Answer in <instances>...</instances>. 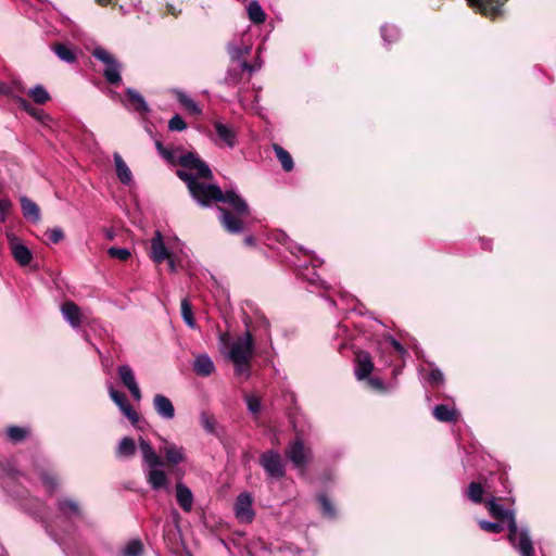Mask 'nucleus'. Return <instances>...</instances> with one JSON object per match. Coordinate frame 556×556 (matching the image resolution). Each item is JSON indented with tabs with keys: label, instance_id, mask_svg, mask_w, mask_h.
I'll return each mask as SVG.
<instances>
[{
	"label": "nucleus",
	"instance_id": "nucleus-59",
	"mask_svg": "<svg viewBox=\"0 0 556 556\" xmlns=\"http://www.w3.org/2000/svg\"><path fill=\"white\" fill-rule=\"evenodd\" d=\"M167 261H168V267H169L170 271H173V273L176 271V265H175L174 260L169 256V258H167Z\"/></svg>",
	"mask_w": 556,
	"mask_h": 556
},
{
	"label": "nucleus",
	"instance_id": "nucleus-64",
	"mask_svg": "<svg viewBox=\"0 0 556 556\" xmlns=\"http://www.w3.org/2000/svg\"><path fill=\"white\" fill-rule=\"evenodd\" d=\"M94 349H96L97 353H98L99 355H101V351H100V349H98V348H94Z\"/></svg>",
	"mask_w": 556,
	"mask_h": 556
},
{
	"label": "nucleus",
	"instance_id": "nucleus-62",
	"mask_svg": "<svg viewBox=\"0 0 556 556\" xmlns=\"http://www.w3.org/2000/svg\"><path fill=\"white\" fill-rule=\"evenodd\" d=\"M98 2L101 3V4H105V3L109 2V0H98Z\"/></svg>",
	"mask_w": 556,
	"mask_h": 556
},
{
	"label": "nucleus",
	"instance_id": "nucleus-8",
	"mask_svg": "<svg viewBox=\"0 0 556 556\" xmlns=\"http://www.w3.org/2000/svg\"><path fill=\"white\" fill-rule=\"evenodd\" d=\"M215 131L214 143L218 147L233 149L238 143V130L222 118L212 122Z\"/></svg>",
	"mask_w": 556,
	"mask_h": 556
},
{
	"label": "nucleus",
	"instance_id": "nucleus-29",
	"mask_svg": "<svg viewBox=\"0 0 556 556\" xmlns=\"http://www.w3.org/2000/svg\"><path fill=\"white\" fill-rule=\"evenodd\" d=\"M457 410L448 405L440 404L433 408V416L442 422H452L457 419Z\"/></svg>",
	"mask_w": 556,
	"mask_h": 556
},
{
	"label": "nucleus",
	"instance_id": "nucleus-16",
	"mask_svg": "<svg viewBox=\"0 0 556 556\" xmlns=\"http://www.w3.org/2000/svg\"><path fill=\"white\" fill-rule=\"evenodd\" d=\"M110 396L112 401L118 406L122 413L130 420L132 425H136L139 420V415L128 403L126 395L123 392L115 390L113 387L110 388Z\"/></svg>",
	"mask_w": 556,
	"mask_h": 556
},
{
	"label": "nucleus",
	"instance_id": "nucleus-55",
	"mask_svg": "<svg viewBox=\"0 0 556 556\" xmlns=\"http://www.w3.org/2000/svg\"><path fill=\"white\" fill-rule=\"evenodd\" d=\"M48 239L51 243H59L64 238V232L61 228H53L47 231Z\"/></svg>",
	"mask_w": 556,
	"mask_h": 556
},
{
	"label": "nucleus",
	"instance_id": "nucleus-18",
	"mask_svg": "<svg viewBox=\"0 0 556 556\" xmlns=\"http://www.w3.org/2000/svg\"><path fill=\"white\" fill-rule=\"evenodd\" d=\"M20 92H22V88L17 84L8 85V84H0V93L8 96L16 101V103L20 105L21 109L28 112L29 114L34 115L35 110L25 98L20 96Z\"/></svg>",
	"mask_w": 556,
	"mask_h": 556
},
{
	"label": "nucleus",
	"instance_id": "nucleus-22",
	"mask_svg": "<svg viewBox=\"0 0 556 556\" xmlns=\"http://www.w3.org/2000/svg\"><path fill=\"white\" fill-rule=\"evenodd\" d=\"M23 216L33 224H37L41 219L40 208L33 200L26 195L20 198Z\"/></svg>",
	"mask_w": 556,
	"mask_h": 556
},
{
	"label": "nucleus",
	"instance_id": "nucleus-4",
	"mask_svg": "<svg viewBox=\"0 0 556 556\" xmlns=\"http://www.w3.org/2000/svg\"><path fill=\"white\" fill-rule=\"evenodd\" d=\"M139 452L142 457V468L147 483L153 491H160L168 488V477L162 469L164 462L154 451L150 442L139 438Z\"/></svg>",
	"mask_w": 556,
	"mask_h": 556
},
{
	"label": "nucleus",
	"instance_id": "nucleus-46",
	"mask_svg": "<svg viewBox=\"0 0 556 556\" xmlns=\"http://www.w3.org/2000/svg\"><path fill=\"white\" fill-rule=\"evenodd\" d=\"M427 381L432 387H439L444 382V375L439 368H431L427 376Z\"/></svg>",
	"mask_w": 556,
	"mask_h": 556
},
{
	"label": "nucleus",
	"instance_id": "nucleus-61",
	"mask_svg": "<svg viewBox=\"0 0 556 556\" xmlns=\"http://www.w3.org/2000/svg\"><path fill=\"white\" fill-rule=\"evenodd\" d=\"M106 237H108L109 239H113V233H112L111 231H108Z\"/></svg>",
	"mask_w": 556,
	"mask_h": 556
},
{
	"label": "nucleus",
	"instance_id": "nucleus-37",
	"mask_svg": "<svg viewBox=\"0 0 556 556\" xmlns=\"http://www.w3.org/2000/svg\"><path fill=\"white\" fill-rule=\"evenodd\" d=\"M466 497L475 504H481L483 502L484 489L479 482L469 483L466 490Z\"/></svg>",
	"mask_w": 556,
	"mask_h": 556
},
{
	"label": "nucleus",
	"instance_id": "nucleus-42",
	"mask_svg": "<svg viewBox=\"0 0 556 556\" xmlns=\"http://www.w3.org/2000/svg\"><path fill=\"white\" fill-rule=\"evenodd\" d=\"M28 433V429L18 426H11L7 430L9 439L14 443L21 442L24 439H26Z\"/></svg>",
	"mask_w": 556,
	"mask_h": 556
},
{
	"label": "nucleus",
	"instance_id": "nucleus-6",
	"mask_svg": "<svg viewBox=\"0 0 556 556\" xmlns=\"http://www.w3.org/2000/svg\"><path fill=\"white\" fill-rule=\"evenodd\" d=\"M91 54L104 64L103 76L105 80L112 86H118L122 83V63L102 47H96Z\"/></svg>",
	"mask_w": 556,
	"mask_h": 556
},
{
	"label": "nucleus",
	"instance_id": "nucleus-50",
	"mask_svg": "<svg viewBox=\"0 0 556 556\" xmlns=\"http://www.w3.org/2000/svg\"><path fill=\"white\" fill-rule=\"evenodd\" d=\"M224 80L227 85H237L241 80L240 70L228 67Z\"/></svg>",
	"mask_w": 556,
	"mask_h": 556
},
{
	"label": "nucleus",
	"instance_id": "nucleus-7",
	"mask_svg": "<svg viewBox=\"0 0 556 556\" xmlns=\"http://www.w3.org/2000/svg\"><path fill=\"white\" fill-rule=\"evenodd\" d=\"M286 457L300 475H304L312 459V451L306 447L301 439L290 442L285 451Z\"/></svg>",
	"mask_w": 556,
	"mask_h": 556
},
{
	"label": "nucleus",
	"instance_id": "nucleus-45",
	"mask_svg": "<svg viewBox=\"0 0 556 556\" xmlns=\"http://www.w3.org/2000/svg\"><path fill=\"white\" fill-rule=\"evenodd\" d=\"M479 527L490 533H500L505 529L503 521L492 522L486 520H479Z\"/></svg>",
	"mask_w": 556,
	"mask_h": 556
},
{
	"label": "nucleus",
	"instance_id": "nucleus-20",
	"mask_svg": "<svg viewBox=\"0 0 556 556\" xmlns=\"http://www.w3.org/2000/svg\"><path fill=\"white\" fill-rule=\"evenodd\" d=\"M153 407L156 414L164 420H172L175 417V407L172 401L163 394L154 395Z\"/></svg>",
	"mask_w": 556,
	"mask_h": 556
},
{
	"label": "nucleus",
	"instance_id": "nucleus-53",
	"mask_svg": "<svg viewBox=\"0 0 556 556\" xmlns=\"http://www.w3.org/2000/svg\"><path fill=\"white\" fill-rule=\"evenodd\" d=\"M367 383L371 389L377 390L381 393H384L388 391L386 384L383 383V381L380 378H377V377L369 378L368 377Z\"/></svg>",
	"mask_w": 556,
	"mask_h": 556
},
{
	"label": "nucleus",
	"instance_id": "nucleus-11",
	"mask_svg": "<svg viewBox=\"0 0 556 556\" xmlns=\"http://www.w3.org/2000/svg\"><path fill=\"white\" fill-rule=\"evenodd\" d=\"M252 496L248 492L240 493L235 502V514L236 517L242 522H251L254 518V511L252 509Z\"/></svg>",
	"mask_w": 556,
	"mask_h": 556
},
{
	"label": "nucleus",
	"instance_id": "nucleus-25",
	"mask_svg": "<svg viewBox=\"0 0 556 556\" xmlns=\"http://www.w3.org/2000/svg\"><path fill=\"white\" fill-rule=\"evenodd\" d=\"M113 160H114V165H115V173H116L118 180L123 185H126V186L130 185L132 181V173H131L130 168L128 167V165L125 163V161L123 160L121 154L117 152H115L113 154Z\"/></svg>",
	"mask_w": 556,
	"mask_h": 556
},
{
	"label": "nucleus",
	"instance_id": "nucleus-36",
	"mask_svg": "<svg viewBox=\"0 0 556 556\" xmlns=\"http://www.w3.org/2000/svg\"><path fill=\"white\" fill-rule=\"evenodd\" d=\"M277 241L280 242L282 245H285L287 248V250H289L292 255H298V253H302V254L308 253V250H306L304 247L295 243L285 232H280L277 235Z\"/></svg>",
	"mask_w": 556,
	"mask_h": 556
},
{
	"label": "nucleus",
	"instance_id": "nucleus-63",
	"mask_svg": "<svg viewBox=\"0 0 556 556\" xmlns=\"http://www.w3.org/2000/svg\"><path fill=\"white\" fill-rule=\"evenodd\" d=\"M330 305H334V301L332 299H328Z\"/></svg>",
	"mask_w": 556,
	"mask_h": 556
},
{
	"label": "nucleus",
	"instance_id": "nucleus-9",
	"mask_svg": "<svg viewBox=\"0 0 556 556\" xmlns=\"http://www.w3.org/2000/svg\"><path fill=\"white\" fill-rule=\"evenodd\" d=\"M305 255L309 257L311 266L306 262H299L295 265L298 275L311 285L319 286L320 288H327L326 282L319 279V276L315 270L316 267L323 265L324 261L309 251Z\"/></svg>",
	"mask_w": 556,
	"mask_h": 556
},
{
	"label": "nucleus",
	"instance_id": "nucleus-27",
	"mask_svg": "<svg viewBox=\"0 0 556 556\" xmlns=\"http://www.w3.org/2000/svg\"><path fill=\"white\" fill-rule=\"evenodd\" d=\"M227 53L231 62L240 61L243 56L250 54L251 46L241 41L238 43L236 40L229 41L226 46Z\"/></svg>",
	"mask_w": 556,
	"mask_h": 556
},
{
	"label": "nucleus",
	"instance_id": "nucleus-54",
	"mask_svg": "<svg viewBox=\"0 0 556 556\" xmlns=\"http://www.w3.org/2000/svg\"><path fill=\"white\" fill-rule=\"evenodd\" d=\"M245 402H247V406H248V409L252 413V414H257L261 409V403H260V400L254 396V395H248L245 397Z\"/></svg>",
	"mask_w": 556,
	"mask_h": 556
},
{
	"label": "nucleus",
	"instance_id": "nucleus-60",
	"mask_svg": "<svg viewBox=\"0 0 556 556\" xmlns=\"http://www.w3.org/2000/svg\"><path fill=\"white\" fill-rule=\"evenodd\" d=\"M110 96H111V98H112V99H117V98H119V94H118L117 92H115V91H111V94H110Z\"/></svg>",
	"mask_w": 556,
	"mask_h": 556
},
{
	"label": "nucleus",
	"instance_id": "nucleus-48",
	"mask_svg": "<svg viewBox=\"0 0 556 556\" xmlns=\"http://www.w3.org/2000/svg\"><path fill=\"white\" fill-rule=\"evenodd\" d=\"M108 254L113 257V258H117L119 261H127L131 253L128 249L126 248H116V247H111L109 250H108Z\"/></svg>",
	"mask_w": 556,
	"mask_h": 556
},
{
	"label": "nucleus",
	"instance_id": "nucleus-44",
	"mask_svg": "<svg viewBox=\"0 0 556 556\" xmlns=\"http://www.w3.org/2000/svg\"><path fill=\"white\" fill-rule=\"evenodd\" d=\"M143 552V546L141 541L132 540L127 543V545L123 548V556H141Z\"/></svg>",
	"mask_w": 556,
	"mask_h": 556
},
{
	"label": "nucleus",
	"instance_id": "nucleus-58",
	"mask_svg": "<svg viewBox=\"0 0 556 556\" xmlns=\"http://www.w3.org/2000/svg\"><path fill=\"white\" fill-rule=\"evenodd\" d=\"M244 244L249 245V247H254L255 245V238L253 236H247L244 238Z\"/></svg>",
	"mask_w": 556,
	"mask_h": 556
},
{
	"label": "nucleus",
	"instance_id": "nucleus-1",
	"mask_svg": "<svg viewBox=\"0 0 556 556\" xmlns=\"http://www.w3.org/2000/svg\"><path fill=\"white\" fill-rule=\"evenodd\" d=\"M184 169H177V176L187 185L192 199L203 207L213 203H226L231 211L217 206L218 218L224 229L233 235L244 230L243 218L250 215L247 201L236 189L223 191L219 186L203 180H212L213 172L208 164L197 153L187 152L177 159Z\"/></svg>",
	"mask_w": 556,
	"mask_h": 556
},
{
	"label": "nucleus",
	"instance_id": "nucleus-51",
	"mask_svg": "<svg viewBox=\"0 0 556 556\" xmlns=\"http://www.w3.org/2000/svg\"><path fill=\"white\" fill-rule=\"evenodd\" d=\"M262 65H263L262 61L260 59H257L254 63H249L247 61H242L239 64V67L241 71H247L250 74H252V73L260 71L262 68Z\"/></svg>",
	"mask_w": 556,
	"mask_h": 556
},
{
	"label": "nucleus",
	"instance_id": "nucleus-52",
	"mask_svg": "<svg viewBox=\"0 0 556 556\" xmlns=\"http://www.w3.org/2000/svg\"><path fill=\"white\" fill-rule=\"evenodd\" d=\"M41 480L51 492L54 491L58 486V479L54 475L45 472L41 475Z\"/></svg>",
	"mask_w": 556,
	"mask_h": 556
},
{
	"label": "nucleus",
	"instance_id": "nucleus-57",
	"mask_svg": "<svg viewBox=\"0 0 556 556\" xmlns=\"http://www.w3.org/2000/svg\"><path fill=\"white\" fill-rule=\"evenodd\" d=\"M480 242H481V248L484 249V250H491V240L489 239H484V238H481L480 239Z\"/></svg>",
	"mask_w": 556,
	"mask_h": 556
},
{
	"label": "nucleus",
	"instance_id": "nucleus-21",
	"mask_svg": "<svg viewBox=\"0 0 556 556\" xmlns=\"http://www.w3.org/2000/svg\"><path fill=\"white\" fill-rule=\"evenodd\" d=\"M56 508L66 519L83 518V510L79 504L73 498H60L56 503Z\"/></svg>",
	"mask_w": 556,
	"mask_h": 556
},
{
	"label": "nucleus",
	"instance_id": "nucleus-43",
	"mask_svg": "<svg viewBox=\"0 0 556 556\" xmlns=\"http://www.w3.org/2000/svg\"><path fill=\"white\" fill-rule=\"evenodd\" d=\"M181 317L188 327L192 329L195 328L191 304L189 303L188 299H182L181 301Z\"/></svg>",
	"mask_w": 556,
	"mask_h": 556
},
{
	"label": "nucleus",
	"instance_id": "nucleus-3",
	"mask_svg": "<svg viewBox=\"0 0 556 556\" xmlns=\"http://www.w3.org/2000/svg\"><path fill=\"white\" fill-rule=\"evenodd\" d=\"M244 326L245 331L230 344L227 357L233 364L236 376L248 379L251 376L250 361L254 353V339L248 319H244Z\"/></svg>",
	"mask_w": 556,
	"mask_h": 556
},
{
	"label": "nucleus",
	"instance_id": "nucleus-24",
	"mask_svg": "<svg viewBox=\"0 0 556 556\" xmlns=\"http://www.w3.org/2000/svg\"><path fill=\"white\" fill-rule=\"evenodd\" d=\"M166 460L170 465H178L186 459V452L182 446L176 445L175 443H165L161 448Z\"/></svg>",
	"mask_w": 556,
	"mask_h": 556
},
{
	"label": "nucleus",
	"instance_id": "nucleus-39",
	"mask_svg": "<svg viewBox=\"0 0 556 556\" xmlns=\"http://www.w3.org/2000/svg\"><path fill=\"white\" fill-rule=\"evenodd\" d=\"M380 33L386 45H391L397 41L401 35L400 29L396 26L390 24L382 25Z\"/></svg>",
	"mask_w": 556,
	"mask_h": 556
},
{
	"label": "nucleus",
	"instance_id": "nucleus-19",
	"mask_svg": "<svg viewBox=\"0 0 556 556\" xmlns=\"http://www.w3.org/2000/svg\"><path fill=\"white\" fill-rule=\"evenodd\" d=\"M170 253L168 249L166 248L163 236L161 231H155L152 240H151V252L150 257L152 261L156 264H161L167 258H169Z\"/></svg>",
	"mask_w": 556,
	"mask_h": 556
},
{
	"label": "nucleus",
	"instance_id": "nucleus-32",
	"mask_svg": "<svg viewBox=\"0 0 556 556\" xmlns=\"http://www.w3.org/2000/svg\"><path fill=\"white\" fill-rule=\"evenodd\" d=\"M244 319H248V321L250 324V331L251 332H252V330L262 329V330H264L266 336H269V326H270V324H269V320L265 317L264 314H262L260 312H256L254 319H252L247 314H244L243 320Z\"/></svg>",
	"mask_w": 556,
	"mask_h": 556
},
{
	"label": "nucleus",
	"instance_id": "nucleus-28",
	"mask_svg": "<svg viewBox=\"0 0 556 556\" xmlns=\"http://www.w3.org/2000/svg\"><path fill=\"white\" fill-rule=\"evenodd\" d=\"M51 50L61 61L67 64H73L77 60L75 50L68 45L58 42L51 46Z\"/></svg>",
	"mask_w": 556,
	"mask_h": 556
},
{
	"label": "nucleus",
	"instance_id": "nucleus-35",
	"mask_svg": "<svg viewBox=\"0 0 556 556\" xmlns=\"http://www.w3.org/2000/svg\"><path fill=\"white\" fill-rule=\"evenodd\" d=\"M317 502L320 505V511L324 517L328 519H334L337 517L336 507L326 494H318Z\"/></svg>",
	"mask_w": 556,
	"mask_h": 556
},
{
	"label": "nucleus",
	"instance_id": "nucleus-26",
	"mask_svg": "<svg viewBox=\"0 0 556 556\" xmlns=\"http://www.w3.org/2000/svg\"><path fill=\"white\" fill-rule=\"evenodd\" d=\"M193 370L201 377H208L215 371V365L207 354H200L193 362Z\"/></svg>",
	"mask_w": 556,
	"mask_h": 556
},
{
	"label": "nucleus",
	"instance_id": "nucleus-30",
	"mask_svg": "<svg viewBox=\"0 0 556 556\" xmlns=\"http://www.w3.org/2000/svg\"><path fill=\"white\" fill-rule=\"evenodd\" d=\"M137 451L136 442L130 437L123 438L117 446L116 455L118 458H131Z\"/></svg>",
	"mask_w": 556,
	"mask_h": 556
},
{
	"label": "nucleus",
	"instance_id": "nucleus-17",
	"mask_svg": "<svg viewBox=\"0 0 556 556\" xmlns=\"http://www.w3.org/2000/svg\"><path fill=\"white\" fill-rule=\"evenodd\" d=\"M374 369V363L368 352L359 351L355 356L354 374L357 380H365Z\"/></svg>",
	"mask_w": 556,
	"mask_h": 556
},
{
	"label": "nucleus",
	"instance_id": "nucleus-38",
	"mask_svg": "<svg viewBox=\"0 0 556 556\" xmlns=\"http://www.w3.org/2000/svg\"><path fill=\"white\" fill-rule=\"evenodd\" d=\"M176 98H177L178 102L190 113H192V114L201 113V109L198 105V103L193 99H191L186 92H184L181 90H177Z\"/></svg>",
	"mask_w": 556,
	"mask_h": 556
},
{
	"label": "nucleus",
	"instance_id": "nucleus-34",
	"mask_svg": "<svg viewBox=\"0 0 556 556\" xmlns=\"http://www.w3.org/2000/svg\"><path fill=\"white\" fill-rule=\"evenodd\" d=\"M247 10H248L249 18L252 23L263 24L265 22L266 14H265L263 8L261 7V4L258 3V1L252 0L249 3Z\"/></svg>",
	"mask_w": 556,
	"mask_h": 556
},
{
	"label": "nucleus",
	"instance_id": "nucleus-49",
	"mask_svg": "<svg viewBox=\"0 0 556 556\" xmlns=\"http://www.w3.org/2000/svg\"><path fill=\"white\" fill-rule=\"evenodd\" d=\"M187 128V124L184 118L176 114L168 122V129L172 131H182Z\"/></svg>",
	"mask_w": 556,
	"mask_h": 556
},
{
	"label": "nucleus",
	"instance_id": "nucleus-41",
	"mask_svg": "<svg viewBox=\"0 0 556 556\" xmlns=\"http://www.w3.org/2000/svg\"><path fill=\"white\" fill-rule=\"evenodd\" d=\"M380 346L386 349L391 346L401 357H404L407 354V351L403 344L392 336H386L381 341Z\"/></svg>",
	"mask_w": 556,
	"mask_h": 556
},
{
	"label": "nucleus",
	"instance_id": "nucleus-15",
	"mask_svg": "<svg viewBox=\"0 0 556 556\" xmlns=\"http://www.w3.org/2000/svg\"><path fill=\"white\" fill-rule=\"evenodd\" d=\"M61 314L63 319L73 328L77 329L81 326L84 316L80 307L73 301H65L61 305Z\"/></svg>",
	"mask_w": 556,
	"mask_h": 556
},
{
	"label": "nucleus",
	"instance_id": "nucleus-14",
	"mask_svg": "<svg viewBox=\"0 0 556 556\" xmlns=\"http://www.w3.org/2000/svg\"><path fill=\"white\" fill-rule=\"evenodd\" d=\"M118 377L121 379V382L124 384L125 388L128 389L131 396L136 401L141 400V391L139 389V386L136 381L135 372L132 368L129 365H121L117 368Z\"/></svg>",
	"mask_w": 556,
	"mask_h": 556
},
{
	"label": "nucleus",
	"instance_id": "nucleus-12",
	"mask_svg": "<svg viewBox=\"0 0 556 556\" xmlns=\"http://www.w3.org/2000/svg\"><path fill=\"white\" fill-rule=\"evenodd\" d=\"M125 92L127 101H123L124 105L129 111H134L141 117H144L150 112V108L142 94L134 88H127Z\"/></svg>",
	"mask_w": 556,
	"mask_h": 556
},
{
	"label": "nucleus",
	"instance_id": "nucleus-40",
	"mask_svg": "<svg viewBox=\"0 0 556 556\" xmlns=\"http://www.w3.org/2000/svg\"><path fill=\"white\" fill-rule=\"evenodd\" d=\"M28 94L37 104H45L50 100V94L42 85H36L29 89Z\"/></svg>",
	"mask_w": 556,
	"mask_h": 556
},
{
	"label": "nucleus",
	"instance_id": "nucleus-2",
	"mask_svg": "<svg viewBox=\"0 0 556 556\" xmlns=\"http://www.w3.org/2000/svg\"><path fill=\"white\" fill-rule=\"evenodd\" d=\"M486 508L490 515L500 521L506 522L507 539L520 556H534L533 542L527 525H518L514 510L504 508L494 497L488 501Z\"/></svg>",
	"mask_w": 556,
	"mask_h": 556
},
{
	"label": "nucleus",
	"instance_id": "nucleus-47",
	"mask_svg": "<svg viewBox=\"0 0 556 556\" xmlns=\"http://www.w3.org/2000/svg\"><path fill=\"white\" fill-rule=\"evenodd\" d=\"M13 203L9 198H0V224L7 222L12 210Z\"/></svg>",
	"mask_w": 556,
	"mask_h": 556
},
{
	"label": "nucleus",
	"instance_id": "nucleus-23",
	"mask_svg": "<svg viewBox=\"0 0 556 556\" xmlns=\"http://www.w3.org/2000/svg\"><path fill=\"white\" fill-rule=\"evenodd\" d=\"M176 500L185 513H189L193 505V494L189 486L182 482L176 483Z\"/></svg>",
	"mask_w": 556,
	"mask_h": 556
},
{
	"label": "nucleus",
	"instance_id": "nucleus-56",
	"mask_svg": "<svg viewBox=\"0 0 556 556\" xmlns=\"http://www.w3.org/2000/svg\"><path fill=\"white\" fill-rule=\"evenodd\" d=\"M156 148H157L159 152L161 153V155H162L164 159H166V160H168V161H170V160H172V152H170L169 150H167V149H164V148L162 147L161 142H159V141L156 142Z\"/></svg>",
	"mask_w": 556,
	"mask_h": 556
},
{
	"label": "nucleus",
	"instance_id": "nucleus-10",
	"mask_svg": "<svg viewBox=\"0 0 556 556\" xmlns=\"http://www.w3.org/2000/svg\"><path fill=\"white\" fill-rule=\"evenodd\" d=\"M10 253L13 260L21 266L25 267L30 264L34 258L33 252L25 243L13 232L5 233Z\"/></svg>",
	"mask_w": 556,
	"mask_h": 556
},
{
	"label": "nucleus",
	"instance_id": "nucleus-5",
	"mask_svg": "<svg viewBox=\"0 0 556 556\" xmlns=\"http://www.w3.org/2000/svg\"><path fill=\"white\" fill-rule=\"evenodd\" d=\"M258 464L268 481H279L286 477L287 465L277 450L270 448L263 452L258 457Z\"/></svg>",
	"mask_w": 556,
	"mask_h": 556
},
{
	"label": "nucleus",
	"instance_id": "nucleus-13",
	"mask_svg": "<svg viewBox=\"0 0 556 556\" xmlns=\"http://www.w3.org/2000/svg\"><path fill=\"white\" fill-rule=\"evenodd\" d=\"M468 5L485 16L495 17L502 13L507 0H466Z\"/></svg>",
	"mask_w": 556,
	"mask_h": 556
},
{
	"label": "nucleus",
	"instance_id": "nucleus-33",
	"mask_svg": "<svg viewBox=\"0 0 556 556\" xmlns=\"http://www.w3.org/2000/svg\"><path fill=\"white\" fill-rule=\"evenodd\" d=\"M200 425L207 434L215 435L217 438L220 437L218 424L216 422L215 418L207 413H201Z\"/></svg>",
	"mask_w": 556,
	"mask_h": 556
},
{
	"label": "nucleus",
	"instance_id": "nucleus-31",
	"mask_svg": "<svg viewBox=\"0 0 556 556\" xmlns=\"http://www.w3.org/2000/svg\"><path fill=\"white\" fill-rule=\"evenodd\" d=\"M273 150L275 152L276 157L280 162L283 170L291 172L294 168V162L291 154L277 143L273 144Z\"/></svg>",
	"mask_w": 556,
	"mask_h": 556
}]
</instances>
